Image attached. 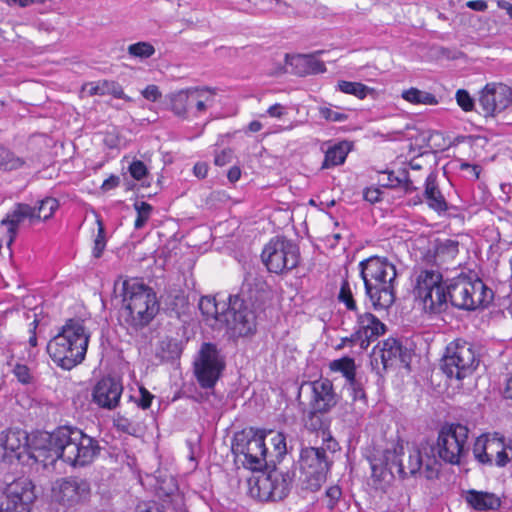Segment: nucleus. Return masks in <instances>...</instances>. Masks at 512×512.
Listing matches in <instances>:
<instances>
[{"instance_id": "obj_1", "label": "nucleus", "mask_w": 512, "mask_h": 512, "mask_svg": "<svg viewBox=\"0 0 512 512\" xmlns=\"http://www.w3.org/2000/svg\"><path fill=\"white\" fill-rule=\"evenodd\" d=\"M0 446L16 453L19 458L26 451L36 462L44 466L54 464L58 459L72 466L90 464L100 451L98 441L82 430L62 426L53 432H37L30 438L20 429H8L0 434Z\"/></svg>"}, {"instance_id": "obj_2", "label": "nucleus", "mask_w": 512, "mask_h": 512, "mask_svg": "<svg viewBox=\"0 0 512 512\" xmlns=\"http://www.w3.org/2000/svg\"><path fill=\"white\" fill-rule=\"evenodd\" d=\"M199 309L214 328L225 327L233 336H247L256 329L255 315L238 295H229L227 301L216 296H204Z\"/></svg>"}, {"instance_id": "obj_3", "label": "nucleus", "mask_w": 512, "mask_h": 512, "mask_svg": "<svg viewBox=\"0 0 512 512\" xmlns=\"http://www.w3.org/2000/svg\"><path fill=\"white\" fill-rule=\"evenodd\" d=\"M365 292L376 310H386L396 299L397 270L385 257L371 256L359 264Z\"/></svg>"}, {"instance_id": "obj_4", "label": "nucleus", "mask_w": 512, "mask_h": 512, "mask_svg": "<svg viewBox=\"0 0 512 512\" xmlns=\"http://www.w3.org/2000/svg\"><path fill=\"white\" fill-rule=\"evenodd\" d=\"M384 457L385 467L391 471L396 469L401 478L423 474L431 480L437 478L441 466L434 445L427 441L408 446L407 455L403 445H397L393 450H386Z\"/></svg>"}, {"instance_id": "obj_5", "label": "nucleus", "mask_w": 512, "mask_h": 512, "mask_svg": "<svg viewBox=\"0 0 512 512\" xmlns=\"http://www.w3.org/2000/svg\"><path fill=\"white\" fill-rule=\"evenodd\" d=\"M90 333L84 322L70 319L47 344V352L59 367L70 370L80 364L86 355Z\"/></svg>"}, {"instance_id": "obj_6", "label": "nucleus", "mask_w": 512, "mask_h": 512, "mask_svg": "<svg viewBox=\"0 0 512 512\" xmlns=\"http://www.w3.org/2000/svg\"><path fill=\"white\" fill-rule=\"evenodd\" d=\"M122 302V316L135 329L148 325L159 311L155 291L137 278L122 282Z\"/></svg>"}, {"instance_id": "obj_7", "label": "nucleus", "mask_w": 512, "mask_h": 512, "mask_svg": "<svg viewBox=\"0 0 512 512\" xmlns=\"http://www.w3.org/2000/svg\"><path fill=\"white\" fill-rule=\"evenodd\" d=\"M493 292L479 278L461 274L448 282V302L458 309L475 310L488 305Z\"/></svg>"}, {"instance_id": "obj_8", "label": "nucleus", "mask_w": 512, "mask_h": 512, "mask_svg": "<svg viewBox=\"0 0 512 512\" xmlns=\"http://www.w3.org/2000/svg\"><path fill=\"white\" fill-rule=\"evenodd\" d=\"M415 298L429 314H439L447 310L448 282L443 281L442 274L433 269L421 270L416 277Z\"/></svg>"}, {"instance_id": "obj_9", "label": "nucleus", "mask_w": 512, "mask_h": 512, "mask_svg": "<svg viewBox=\"0 0 512 512\" xmlns=\"http://www.w3.org/2000/svg\"><path fill=\"white\" fill-rule=\"evenodd\" d=\"M266 431L249 428L234 436L232 451L243 466L253 471H260L268 466Z\"/></svg>"}, {"instance_id": "obj_10", "label": "nucleus", "mask_w": 512, "mask_h": 512, "mask_svg": "<svg viewBox=\"0 0 512 512\" xmlns=\"http://www.w3.org/2000/svg\"><path fill=\"white\" fill-rule=\"evenodd\" d=\"M261 258L269 272L283 274L297 267L300 252L291 240L276 236L265 245Z\"/></svg>"}, {"instance_id": "obj_11", "label": "nucleus", "mask_w": 512, "mask_h": 512, "mask_svg": "<svg viewBox=\"0 0 512 512\" xmlns=\"http://www.w3.org/2000/svg\"><path fill=\"white\" fill-rule=\"evenodd\" d=\"M291 478L276 469L260 472L248 479V494L259 501H278L287 496Z\"/></svg>"}, {"instance_id": "obj_12", "label": "nucleus", "mask_w": 512, "mask_h": 512, "mask_svg": "<svg viewBox=\"0 0 512 512\" xmlns=\"http://www.w3.org/2000/svg\"><path fill=\"white\" fill-rule=\"evenodd\" d=\"M225 357L216 344L203 343L194 361V373L203 389H212L225 369Z\"/></svg>"}, {"instance_id": "obj_13", "label": "nucleus", "mask_w": 512, "mask_h": 512, "mask_svg": "<svg viewBox=\"0 0 512 512\" xmlns=\"http://www.w3.org/2000/svg\"><path fill=\"white\" fill-rule=\"evenodd\" d=\"M469 430L459 423H446L438 433L436 446L437 459L445 463L459 464L461 456L465 452Z\"/></svg>"}, {"instance_id": "obj_14", "label": "nucleus", "mask_w": 512, "mask_h": 512, "mask_svg": "<svg viewBox=\"0 0 512 512\" xmlns=\"http://www.w3.org/2000/svg\"><path fill=\"white\" fill-rule=\"evenodd\" d=\"M478 365L472 344L456 340L446 348L442 369L449 378L462 380L472 374Z\"/></svg>"}, {"instance_id": "obj_15", "label": "nucleus", "mask_w": 512, "mask_h": 512, "mask_svg": "<svg viewBox=\"0 0 512 512\" xmlns=\"http://www.w3.org/2000/svg\"><path fill=\"white\" fill-rule=\"evenodd\" d=\"M413 355L412 349L403 345L396 338H388L379 342L372 350L370 362L372 368L378 373L386 371L390 367L403 365L409 367Z\"/></svg>"}, {"instance_id": "obj_16", "label": "nucleus", "mask_w": 512, "mask_h": 512, "mask_svg": "<svg viewBox=\"0 0 512 512\" xmlns=\"http://www.w3.org/2000/svg\"><path fill=\"white\" fill-rule=\"evenodd\" d=\"M331 463L332 460L323 447H306L301 450L300 470L311 482V486L318 487L326 479Z\"/></svg>"}, {"instance_id": "obj_17", "label": "nucleus", "mask_w": 512, "mask_h": 512, "mask_svg": "<svg viewBox=\"0 0 512 512\" xmlns=\"http://www.w3.org/2000/svg\"><path fill=\"white\" fill-rule=\"evenodd\" d=\"M512 103V90L502 83H488L480 92L479 106L485 117L494 116Z\"/></svg>"}, {"instance_id": "obj_18", "label": "nucleus", "mask_w": 512, "mask_h": 512, "mask_svg": "<svg viewBox=\"0 0 512 512\" xmlns=\"http://www.w3.org/2000/svg\"><path fill=\"white\" fill-rule=\"evenodd\" d=\"M35 495L28 482L10 484L0 499V512H30Z\"/></svg>"}, {"instance_id": "obj_19", "label": "nucleus", "mask_w": 512, "mask_h": 512, "mask_svg": "<svg viewBox=\"0 0 512 512\" xmlns=\"http://www.w3.org/2000/svg\"><path fill=\"white\" fill-rule=\"evenodd\" d=\"M53 493L60 504L73 506L89 497L90 484L84 479L67 477L56 483Z\"/></svg>"}, {"instance_id": "obj_20", "label": "nucleus", "mask_w": 512, "mask_h": 512, "mask_svg": "<svg viewBox=\"0 0 512 512\" xmlns=\"http://www.w3.org/2000/svg\"><path fill=\"white\" fill-rule=\"evenodd\" d=\"M311 390L312 413H326L337 403L333 384L328 379H319L306 384Z\"/></svg>"}, {"instance_id": "obj_21", "label": "nucleus", "mask_w": 512, "mask_h": 512, "mask_svg": "<svg viewBox=\"0 0 512 512\" xmlns=\"http://www.w3.org/2000/svg\"><path fill=\"white\" fill-rule=\"evenodd\" d=\"M386 326L373 314L364 313L358 316L353 339L358 340L361 349H367L370 343L383 335Z\"/></svg>"}, {"instance_id": "obj_22", "label": "nucleus", "mask_w": 512, "mask_h": 512, "mask_svg": "<svg viewBox=\"0 0 512 512\" xmlns=\"http://www.w3.org/2000/svg\"><path fill=\"white\" fill-rule=\"evenodd\" d=\"M459 253V242L453 239H435L429 242L423 260L428 264L442 265L456 258Z\"/></svg>"}, {"instance_id": "obj_23", "label": "nucleus", "mask_w": 512, "mask_h": 512, "mask_svg": "<svg viewBox=\"0 0 512 512\" xmlns=\"http://www.w3.org/2000/svg\"><path fill=\"white\" fill-rule=\"evenodd\" d=\"M122 390V385L118 381L103 378L93 389V401L102 408L112 409L118 405Z\"/></svg>"}, {"instance_id": "obj_24", "label": "nucleus", "mask_w": 512, "mask_h": 512, "mask_svg": "<svg viewBox=\"0 0 512 512\" xmlns=\"http://www.w3.org/2000/svg\"><path fill=\"white\" fill-rule=\"evenodd\" d=\"M424 200L428 207L438 214L448 210V202L438 186L437 173L434 171H431L425 179Z\"/></svg>"}, {"instance_id": "obj_25", "label": "nucleus", "mask_w": 512, "mask_h": 512, "mask_svg": "<svg viewBox=\"0 0 512 512\" xmlns=\"http://www.w3.org/2000/svg\"><path fill=\"white\" fill-rule=\"evenodd\" d=\"M321 53L322 51H317L315 54H300L292 57L287 55L286 63L295 66L298 74L323 73L326 71L325 64L316 57Z\"/></svg>"}, {"instance_id": "obj_26", "label": "nucleus", "mask_w": 512, "mask_h": 512, "mask_svg": "<svg viewBox=\"0 0 512 512\" xmlns=\"http://www.w3.org/2000/svg\"><path fill=\"white\" fill-rule=\"evenodd\" d=\"M325 152L324 161L322 162V169H329L342 165L348 153L351 150V143L348 141H340L337 143L327 142L322 146Z\"/></svg>"}, {"instance_id": "obj_27", "label": "nucleus", "mask_w": 512, "mask_h": 512, "mask_svg": "<svg viewBox=\"0 0 512 512\" xmlns=\"http://www.w3.org/2000/svg\"><path fill=\"white\" fill-rule=\"evenodd\" d=\"M466 502L475 510H496L501 505L500 498L494 493L469 490L465 496Z\"/></svg>"}, {"instance_id": "obj_28", "label": "nucleus", "mask_w": 512, "mask_h": 512, "mask_svg": "<svg viewBox=\"0 0 512 512\" xmlns=\"http://www.w3.org/2000/svg\"><path fill=\"white\" fill-rule=\"evenodd\" d=\"M512 457V447H507L503 437L492 436L488 440L487 458L491 459V465L505 466Z\"/></svg>"}, {"instance_id": "obj_29", "label": "nucleus", "mask_w": 512, "mask_h": 512, "mask_svg": "<svg viewBox=\"0 0 512 512\" xmlns=\"http://www.w3.org/2000/svg\"><path fill=\"white\" fill-rule=\"evenodd\" d=\"M266 435L270 437L269 440L272 446V449L267 447L268 466H275L282 461L287 453L286 437L281 432L272 431H269Z\"/></svg>"}, {"instance_id": "obj_30", "label": "nucleus", "mask_w": 512, "mask_h": 512, "mask_svg": "<svg viewBox=\"0 0 512 512\" xmlns=\"http://www.w3.org/2000/svg\"><path fill=\"white\" fill-rule=\"evenodd\" d=\"M377 181L378 185L384 188L403 187L406 192L416 189L405 170L401 171L399 175H395L393 171L380 172Z\"/></svg>"}, {"instance_id": "obj_31", "label": "nucleus", "mask_w": 512, "mask_h": 512, "mask_svg": "<svg viewBox=\"0 0 512 512\" xmlns=\"http://www.w3.org/2000/svg\"><path fill=\"white\" fill-rule=\"evenodd\" d=\"M189 101L190 113L198 116L203 113L207 107L212 106L214 102V94L208 88L190 89Z\"/></svg>"}, {"instance_id": "obj_32", "label": "nucleus", "mask_w": 512, "mask_h": 512, "mask_svg": "<svg viewBox=\"0 0 512 512\" xmlns=\"http://www.w3.org/2000/svg\"><path fill=\"white\" fill-rule=\"evenodd\" d=\"M329 368L333 372H338L345 377L349 387L357 385L356 380V365L355 361L351 357H342L330 362Z\"/></svg>"}, {"instance_id": "obj_33", "label": "nucleus", "mask_w": 512, "mask_h": 512, "mask_svg": "<svg viewBox=\"0 0 512 512\" xmlns=\"http://www.w3.org/2000/svg\"><path fill=\"white\" fill-rule=\"evenodd\" d=\"M190 89L181 90L171 95L170 105L173 113L179 117H187L190 113Z\"/></svg>"}, {"instance_id": "obj_34", "label": "nucleus", "mask_w": 512, "mask_h": 512, "mask_svg": "<svg viewBox=\"0 0 512 512\" xmlns=\"http://www.w3.org/2000/svg\"><path fill=\"white\" fill-rule=\"evenodd\" d=\"M402 98L415 105H437L436 96L430 92L422 91L417 88H410L402 92Z\"/></svg>"}, {"instance_id": "obj_35", "label": "nucleus", "mask_w": 512, "mask_h": 512, "mask_svg": "<svg viewBox=\"0 0 512 512\" xmlns=\"http://www.w3.org/2000/svg\"><path fill=\"white\" fill-rule=\"evenodd\" d=\"M337 89L345 94H350L358 99H365L369 93L373 91L372 88L360 83V82H352V81H339L337 84Z\"/></svg>"}, {"instance_id": "obj_36", "label": "nucleus", "mask_w": 512, "mask_h": 512, "mask_svg": "<svg viewBox=\"0 0 512 512\" xmlns=\"http://www.w3.org/2000/svg\"><path fill=\"white\" fill-rule=\"evenodd\" d=\"M24 165L23 159L17 157L12 151L0 148V168L6 171H12L21 168Z\"/></svg>"}, {"instance_id": "obj_37", "label": "nucleus", "mask_w": 512, "mask_h": 512, "mask_svg": "<svg viewBox=\"0 0 512 512\" xmlns=\"http://www.w3.org/2000/svg\"><path fill=\"white\" fill-rule=\"evenodd\" d=\"M488 440L489 436L478 437L473 445V454L479 463L491 465V459L487 458Z\"/></svg>"}, {"instance_id": "obj_38", "label": "nucleus", "mask_w": 512, "mask_h": 512, "mask_svg": "<svg viewBox=\"0 0 512 512\" xmlns=\"http://www.w3.org/2000/svg\"><path fill=\"white\" fill-rule=\"evenodd\" d=\"M130 56L140 59H147L155 53V48L149 42H137L128 46Z\"/></svg>"}, {"instance_id": "obj_39", "label": "nucleus", "mask_w": 512, "mask_h": 512, "mask_svg": "<svg viewBox=\"0 0 512 512\" xmlns=\"http://www.w3.org/2000/svg\"><path fill=\"white\" fill-rule=\"evenodd\" d=\"M135 512H170V502L163 501H142L135 508Z\"/></svg>"}, {"instance_id": "obj_40", "label": "nucleus", "mask_w": 512, "mask_h": 512, "mask_svg": "<svg viewBox=\"0 0 512 512\" xmlns=\"http://www.w3.org/2000/svg\"><path fill=\"white\" fill-rule=\"evenodd\" d=\"M338 300L340 303H343L348 310H356V302L354 300L352 288L348 280L342 281L338 294Z\"/></svg>"}, {"instance_id": "obj_41", "label": "nucleus", "mask_w": 512, "mask_h": 512, "mask_svg": "<svg viewBox=\"0 0 512 512\" xmlns=\"http://www.w3.org/2000/svg\"><path fill=\"white\" fill-rule=\"evenodd\" d=\"M97 225L98 229L96 237L94 239V247L92 254L95 258H100L106 247V234L104 224L100 219H97Z\"/></svg>"}, {"instance_id": "obj_42", "label": "nucleus", "mask_w": 512, "mask_h": 512, "mask_svg": "<svg viewBox=\"0 0 512 512\" xmlns=\"http://www.w3.org/2000/svg\"><path fill=\"white\" fill-rule=\"evenodd\" d=\"M135 209L137 217L135 219L134 227L135 229H141L150 218L152 206L149 203L142 201L135 203Z\"/></svg>"}, {"instance_id": "obj_43", "label": "nucleus", "mask_w": 512, "mask_h": 512, "mask_svg": "<svg viewBox=\"0 0 512 512\" xmlns=\"http://www.w3.org/2000/svg\"><path fill=\"white\" fill-rule=\"evenodd\" d=\"M101 92H103V95H112L117 99L132 101L131 97L124 93L122 86L116 81L104 80V89Z\"/></svg>"}, {"instance_id": "obj_44", "label": "nucleus", "mask_w": 512, "mask_h": 512, "mask_svg": "<svg viewBox=\"0 0 512 512\" xmlns=\"http://www.w3.org/2000/svg\"><path fill=\"white\" fill-rule=\"evenodd\" d=\"M114 424L119 431L132 436H136L139 432L138 424L124 416H117L114 420Z\"/></svg>"}, {"instance_id": "obj_45", "label": "nucleus", "mask_w": 512, "mask_h": 512, "mask_svg": "<svg viewBox=\"0 0 512 512\" xmlns=\"http://www.w3.org/2000/svg\"><path fill=\"white\" fill-rule=\"evenodd\" d=\"M12 372L17 380L22 384H30L33 381L30 369L24 364H16Z\"/></svg>"}, {"instance_id": "obj_46", "label": "nucleus", "mask_w": 512, "mask_h": 512, "mask_svg": "<svg viewBox=\"0 0 512 512\" xmlns=\"http://www.w3.org/2000/svg\"><path fill=\"white\" fill-rule=\"evenodd\" d=\"M129 173L135 180H142L148 174V169L146 165L140 160H134L129 165Z\"/></svg>"}, {"instance_id": "obj_47", "label": "nucleus", "mask_w": 512, "mask_h": 512, "mask_svg": "<svg viewBox=\"0 0 512 512\" xmlns=\"http://www.w3.org/2000/svg\"><path fill=\"white\" fill-rule=\"evenodd\" d=\"M457 104L466 112L472 111L474 108V100L466 90H458L456 92Z\"/></svg>"}, {"instance_id": "obj_48", "label": "nucleus", "mask_w": 512, "mask_h": 512, "mask_svg": "<svg viewBox=\"0 0 512 512\" xmlns=\"http://www.w3.org/2000/svg\"><path fill=\"white\" fill-rule=\"evenodd\" d=\"M342 491L338 486H331L326 490L325 499L326 506L332 510L336 506L337 502L341 498Z\"/></svg>"}, {"instance_id": "obj_49", "label": "nucleus", "mask_w": 512, "mask_h": 512, "mask_svg": "<svg viewBox=\"0 0 512 512\" xmlns=\"http://www.w3.org/2000/svg\"><path fill=\"white\" fill-rule=\"evenodd\" d=\"M154 395L151 394L146 388H139V397L135 400L138 407L143 410L150 408Z\"/></svg>"}, {"instance_id": "obj_50", "label": "nucleus", "mask_w": 512, "mask_h": 512, "mask_svg": "<svg viewBox=\"0 0 512 512\" xmlns=\"http://www.w3.org/2000/svg\"><path fill=\"white\" fill-rule=\"evenodd\" d=\"M320 115L328 120V121H333V122H341V121H344L347 116L343 113H340V112H337V111H334L332 110L331 108H328V107H322L320 108Z\"/></svg>"}, {"instance_id": "obj_51", "label": "nucleus", "mask_w": 512, "mask_h": 512, "mask_svg": "<svg viewBox=\"0 0 512 512\" xmlns=\"http://www.w3.org/2000/svg\"><path fill=\"white\" fill-rule=\"evenodd\" d=\"M363 197L366 201L374 204L381 200L382 191L380 188L375 186L367 187L363 192Z\"/></svg>"}, {"instance_id": "obj_52", "label": "nucleus", "mask_w": 512, "mask_h": 512, "mask_svg": "<svg viewBox=\"0 0 512 512\" xmlns=\"http://www.w3.org/2000/svg\"><path fill=\"white\" fill-rule=\"evenodd\" d=\"M31 325L33 328L30 329V336L28 339L29 344V350H28V358H34L36 356V347H37V335H36V327H37V321L34 320Z\"/></svg>"}, {"instance_id": "obj_53", "label": "nucleus", "mask_w": 512, "mask_h": 512, "mask_svg": "<svg viewBox=\"0 0 512 512\" xmlns=\"http://www.w3.org/2000/svg\"><path fill=\"white\" fill-rule=\"evenodd\" d=\"M142 95L145 99L155 102L161 97V92L156 85H148L142 91Z\"/></svg>"}, {"instance_id": "obj_54", "label": "nucleus", "mask_w": 512, "mask_h": 512, "mask_svg": "<svg viewBox=\"0 0 512 512\" xmlns=\"http://www.w3.org/2000/svg\"><path fill=\"white\" fill-rule=\"evenodd\" d=\"M267 115L272 118H282L286 114V108L282 104L276 103L267 109Z\"/></svg>"}, {"instance_id": "obj_55", "label": "nucleus", "mask_w": 512, "mask_h": 512, "mask_svg": "<svg viewBox=\"0 0 512 512\" xmlns=\"http://www.w3.org/2000/svg\"><path fill=\"white\" fill-rule=\"evenodd\" d=\"M232 158V151L231 150H222L221 152L217 153L214 158V163L217 166H224L227 163L231 161Z\"/></svg>"}, {"instance_id": "obj_56", "label": "nucleus", "mask_w": 512, "mask_h": 512, "mask_svg": "<svg viewBox=\"0 0 512 512\" xmlns=\"http://www.w3.org/2000/svg\"><path fill=\"white\" fill-rule=\"evenodd\" d=\"M120 183V179L118 176H115V175H111L110 177H108L107 179L104 180L102 186H101V189L103 191H109L111 189H114L116 188Z\"/></svg>"}, {"instance_id": "obj_57", "label": "nucleus", "mask_w": 512, "mask_h": 512, "mask_svg": "<svg viewBox=\"0 0 512 512\" xmlns=\"http://www.w3.org/2000/svg\"><path fill=\"white\" fill-rule=\"evenodd\" d=\"M466 6L474 11L483 12L487 9V2L484 0H470Z\"/></svg>"}, {"instance_id": "obj_58", "label": "nucleus", "mask_w": 512, "mask_h": 512, "mask_svg": "<svg viewBox=\"0 0 512 512\" xmlns=\"http://www.w3.org/2000/svg\"><path fill=\"white\" fill-rule=\"evenodd\" d=\"M194 174L199 179H203L207 176L208 165L203 162L196 163L193 168Z\"/></svg>"}, {"instance_id": "obj_59", "label": "nucleus", "mask_w": 512, "mask_h": 512, "mask_svg": "<svg viewBox=\"0 0 512 512\" xmlns=\"http://www.w3.org/2000/svg\"><path fill=\"white\" fill-rule=\"evenodd\" d=\"M240 176H241V170L239 167H236V166L230 168L228 171V174H227L229 181L232 183L238 181L240 179Z\"/></svg>"}, {"instance_id": "obj_60", "label": "nucleus", "mask_w": 512, "mask_h": 512, "mask_svg": "<svg viewBox=\"0 0 512 512\" xmlns=\"http://www.w3.org/2000/svg\"><path fill=\"white\" fill-rule=\"evenodd\" d=\"M353 334L350 337H344L341 339V343L338 345V349L344 348V347H351L353 345H359L358 340L353 339Z\"/></svg>"}, {"instance_id": "obj_61", "label": "nucleus", "mask_w": 512, "mask_h": 512, "mask_svg": "<svg viewBox=\"0 0 512 512\" xmlns=\"http://www.w3.org/2000/svg\"><path fill=\"white\" fill-rule=\"evenodd\" d=\"M102 89H104V80L99 81L95 84H91V88L89 90L90 95H103Z\"/></svg>"}, {"instance_id": "obj_62", "label": "nucleus", "mask_w": 512, "mask_h": 512, "mask_svg": "<svg viewBox=\"0 0 512 512\" xmlns=\"http://www.w3.org/2000/svg\"><path fill=\"white\" fill-rule=\"evenodd\" d=\"M497 6L498 8L505 10L509 17L512 19V3L506 0H498Z\"/></svg>"}, {"instance_id": "obj_63", "label": "nucleus", "mask_w": 512, "mask_h": 512, "mask_svg": "<svg viewBox=\"0 0 512 512\" xmlns=\"http://www.w3.org/2000/svg\"><path fill=\"white\" fill-rule=\"evenodd\" d=\"M324 444H325L326 448L331 451V453L335 452L339 448L338 442L335 439H333L331 436L324 439Z\"/></svg>"}, {"instance_id": "obj_64", "label": "nucleus", "mask_w": 512, "mask_h": 512, "mask_svg": "<svg viewBox=\"0 0 512 512\" xmlns=\"http://www.w3.org/2000/svg\"><path fill=\"white\" fill-rule=\"evenodd\" d=\"M504 398L512 400V374L506 381V386L503 392Z\"/></svg>"}]
</instances>
